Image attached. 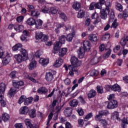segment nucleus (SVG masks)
<instances>
[{
  "mask_svg": "<svg viewBox=\"0 0 128 128\" xmlns=\"http://www.w3.org/2000/svg\"><path fill=\"white\" fill-rule=\"evenodd\" d=\"M110 14V10L108 9L102 10L100 11V18L102 20H106L108 18V14Z\"/></svg>",
  "mask_w": 128,
  "mask_h": 128,
  "instance_id": "6",
  "label": "nucleus"
},
{
  "mask_svg": "<svg viewBox=\"0 0 128 128\" xmlns=\"http://www.w3.org/2000/svg\"><path fill=\"white\" fill-rule=\"evenodd\" d=\"M118 20L115 19L111 26V28H116L118 26V23L117 22Z\"/></svg>",
  "mask_w": 128,
  "mask_h": 128,
  "instance_id": "46",
  "label": "nucleus"
},
{
  "mask_svg": "<svg viewBox=\"0 0 128 128\" xmlns=\"http://www.w3.org/2000/svg\"><path fill=\"white\" fill-rule=\"evenodd\" d=\"M30 116L31 118H36V110L35 109H32L30 111Z\"/></svg>",
  "mask_w": 128,
  "mask_h": 128,
  "instance_id": "37",
  "label": "nucleus"
},
{
  "mask_svg": "<svg viewBox=\"0 0 128 128\" xmlns=\"http://www.w3.org/2000/svg\"><path fill=\"white\" fill-rule=\"evenodd\" d=\"M6 88V86L4 83H1L0 84V100H2V94H4Z\"/></svg>",
  "mask_w": 128,
  "mask_h": 128,
  "instance_id": "9",
  "label": "nucleus"
},
{
  "mask_svg": "<svg viewBox=\"0 0 128 128\" xmlns=\"http://www.w3.org/2000/svg\"><path fill=\"white\" fill-rule=\"evenodd\" d=\"M30 15L31 16L36 18V16H40V12L36 10H32L31 11Z\"/></svg>",
  "mask_w": 128,
  "mask_h": 128,
  "instance_id": "35",
  "label": "nucleus"
},
{
  "mask_svg": "<svg viewBox=\"0 0 128 128\" xmlns=\"http://www.w3.org/2000/svg\"><path fill=\"white\" fill-rule=\"evenodd\" d=\"M100 74V72L98 71L97 70H92L90 72V76H98Z\"/></svg>",
  "mask_w": 128,
  "mask_h": 128,
  "instance_id": "40",
  "label": "nucleus"
},
{
  "mask_svg": "<svg viewBox=\"0 0 128 128\" xmlns=\"http://www.w3.org/2000/svg\"><path fill=\"white\" fill-rule=\"evenodd\" d=\"M39 62L42 64V66H46V64H48L49 61L48 59L42 58L39 60Z\"/></svg>",
  "mask_w": 128,
  "mask_h": 128,
  "instance_id": "25",
  "label": "nucleus"
},
{
  "mask_svg": "<svg viewBox=\"0 0 128 128\" xmlns=\"http://www.w3.org/2000/svg\"><path fill=\"white\" fill-rule=\"evenodd\" d=\"M126 124H128V118H124L122 120L121 126L122 128H126Z\"/></svg>",
  "mask_w": 128,
  "mask_h": 128,
  "instance_id": "30",
  "label": "nucleus"
},
{
  "mask_svg": "<svg viewBox=\"0 0 128 128\" xmlns=\"http://www.w3.org/2000/svg\"><path fill=\"white\" fill-rule=\"evenodd\" d=\"M88 40L92 42H98V36L96 34H90L88 36Z\"/></svg>",
  "mask_w": 128,
  "mask_h": 128,
  "instance_id": "11",
  "label": "nucleus"
},
{
  "mask_svg": "<svg viewBox=\"0 0 128 128\" xmlns=\"http://www.w3.org/2000/svg\"><path fill=\"white\" fill-rule=\"evenodd\" d=\"M43 36L42 32L38 33L36 34V40H42Z\"/></svg>",
  "mask_w": 128,
  "mask_h": 128,
  "instance_id": "51",
  "label": "nucleus"
},
{
  "mask_svg": "<svg viewBox=\"0 0 128 128\" xmlns=\"http://www.w3.org/2000/svg\"><path fill=\"white\" fill-rule=\"evenodd\" d=\"M24 122L26 125V126L27 128H38V125L32 124V122L29 119H26L24 120Z\"/></svg>",
  "mask_w": 128,
  "mask_h": 128,
  "instance_id": "8",
  "label": "nucleus"
},
{
  "mask_svg": "<svg viewBox=\"0 0 128 128\" xmlns=\"http://www.w3.org/2000/svg\"><path fill=\"white\" fill-rule=\"evenodd\" d=\"M102 3H95V8H99L100 10L102 8Z\"/></svg>",
  "mask_w": 128,
  "mask_h": 128,
  "instance_id": "61",
  "label": "nucleus"
},
{
  "mask_svg": "<svg viewBox=\"0 0 128 128\" xmlns=\"http://www.w3.org/2000/svg\"><path fill=\"white\" fill-rule=\"evenodd\" d=\"M120 44L122 46H124L126 44V39L125 38H123L121 39Z\"/></svg>",
  "mask_w": 128,
  "mask_h": 128,
  "instance_id": "49",
  "label": "nucleus"
},
{
  "mask_svg": "<svg viewBox=\"0 0 128 128\" xmlns=\"http://www.w3.org/2000/svg\"><path fill=\"white\" fill-rule=\"evenodd\" d=\"M108 114H110V112L108 110H100L98 112V114L96 116V120H100V118H102L103 116H108Z\"/></svg>",
  "mask_w": 128,
  "mask_h": 128,
  "instance_id": "4",
  "label": "nucleus"
},
{
  "mask_svg": "<svg viewBox=\"0 0 128 128\" xmlns=\"http://www.w3.org/2000/svg\"><path fill=\"white\" fill-rule=\"evenodd\" d=\"M112 104L114 105L115 108H118V102L116 100H112L111 102Z\"/></svg>",
  "mask_w": 128,
  "mask_h": 128,
  "instance_id": "64",
  "label": "nucleus"
},
{
  "mask_svg": "<svg viewBox=\"0 0 128 128\" xmlns=\"http://www.w3.org/2000/svg\"><path fill=\"white\" fill-rule=\"evenodd\" d=\"M49 10L50 13L52 14H56L58 12V10H56V8H54V7H51Z\"/></svg>",
  "mask_w": 128,
  "mask_h": 128,
  "instance_id": "47",
  "label": "nucleus"
},
{
  "mask_svg": "<svg viewBox=\"0 0 128 128\" xmlns=\"http://www.w3.org/2000/svg\"><path fill=\"white\" fill-rule=\"evenodd\" d=\"M26 96H21L18 100V104H22V102H24L26 100Z\"/></svg>",
  "mask_w": 128,
  "mask_h": 128,
  "instance_id": "53",
  "label": "nucleus"
},
{
  "mask_svg": "<svg viewBox=\"0 0 128 128\" xmlns=\"http://www.w3.org/2000/svg\"><path fill=\"white\" fill-rule=\"evenodd\" d=\"M110 36V34H105L102 37V40H108Z\"/></svg>",
  "mask_w": 128,
  "mask_h": 128,
  "instance_id": "52",
  "label": "nucleus"
},
{
  "mask_svg": "<svg viewBox=\"0 0 128 128\" xmlns=\"http://www.w3.org/2000/svg\"><path fill=\"white\" fill-rule=\"evenodd\" d=\"M37 64L38 62L35 60H33L32 61L30 62L28 66L29 70H34V68H36Z\"/></svg>",
  "mask_w": 128,
  "mask_h": 128,
  "instance_id": "21",
  "label": "nucleus"
},
{
  "mask_svg": "<svg viewBox=\"0 0 128 128\" xmlns=\"http://www.w3.org/2000/svg\"><path fill=\"white\" fill-rule=\"evenodd\" d=\"M60 16L62 18V20H63L64 21H66L68 20V17L66 16V15L65 14L64 12L60 13Z\"/></svg>",
  "mask_w": 128,
  "mask_h": 128,
  "instance_id": "45",
  "label": "nucleus"
},
{
  "mask_svg": "<svg viewBox=\"0 0 128 128\" xmlns=\"http://www.w3.org/2000/svg\"><path fill=\"white\" fill-rule=\"evenodd\" d=\"M38 94H46V92H48V89H46V88L45 87H42L39 88L38 90Z\"/></svg>",
  "mask_w": 128,
  "mask_h": 128,
  "instance_id": "23",
  "label": "nucleus"
},
{
  "mask_svg": "<svg viewBox=\"0 0 128 128\" xmlns=\"http://www.w3.org/2000/svg\"><path fill=\"white\" fill-rule=\"evenodd\" d=\"M73 8L76 10H78L80 8V3L78 2H74L73 4Z\"/></svg>",
  "mask_w": 128,
  "mask_h": 128,
  "instance_id": "32",
  "label": "nucleus"
},
{
  "mask_svg": "<svg viewBox=\"0 0 128 128\" xmlns=\"http://www.w3.org/2000/svg\"><path fill=\"white\" fill-rule=\"evenodd\" d=\"M96 90L98 94H103L104 92V88L100 86H98L96 87Z\"/></svg>",
  "mask_w": 128,
  "mask_h": 128,
  "instance_id": "44",
  "label": "nucleus"
},
{
  "mask_svg": "<svg viewBox=\"0 0 128 128\" xmlns=\"http://www.w3.org/2000/svg\"><path fill=\"white\" fill-rule=\"evenodd\" d=\"M128 4L127 5V8L124 10L122 14L123 18H128Z\"/></svg>",
  "mask_w": 128,
  "mask_h": 128,
  "instance_id": "50",
  "label": "nucleus"
},
{
  "mask_svg": "<svg viewBox=\"0 0 128 128\" xmlns=\"http://www.w3.org/2000/svg\"><path fill=\"white\" fill-rule=\"evenodd\" d=\"M114 13L113 12H110V14L109 16L108 24H112V22H114Z\"/></svg>",
  "mask_w": 128,
  "mask_h": 128,
  "instance_id": "33",
  "label": "nucleus"
},
{
  "mask_svg": "<svg viewBox=\"0 0 128 128\" xmlns=\"http://www.w3.org/2000/svg\"><path fill=\"white\" fill-rule=\"evenodd\" d=\"M116 7L118 10H120V12H122V6L120 4H117Z\"/></svg>",
  "mask_w": 128,
  "mask_h": 128,
  "instance_id": "57",
  "label": "nucleus"
},
{
  "mask_svg": "<svg viewBox=\"0 0 128 128\" xmlns=\"http://www.w3.org/2000/svg\"><path fill=\"white\" fill-rule=\"evenodd\" d=\"M14 58L20 63L22 62L23 60H27L24 59V57L20 54L14 55Z\"/></svg>",
  "mask_w": 128,
  "mask_h": 128,
  "instance_id": "14",
  "label": "nucleus"
},
{
  "mask_svg": "<svg viewBox=\"0 0 128 128\" xmlns=\"http://www.w3.org/2000/svg\"><path fill=\"white\" fill-rule=\"evenodd\" d=\"M42 12L44 14H50V9L46 6L42 7Z\"/></svg>",
  "mask_w": 128,
  "mask_h": 128,
  "instance_id": "39",
  "label": "nucleus"
},
{
  "mask_svg": "<svg viewBox=\"0 0 128 128\" xmlns=\"http://www.w3.org/2000/svg\"><path fill=\"white\" fill-rule=\"evenodd\" d=\"M12 84L14 88H11L8 94V96L9 98H12V96L16 94V92H18L16 88H20V86H22L24 82L13 80L12 81Z\"/></svg>",
  "mask_w": 128,
  "mask_h": 128,
  "instance_id": "1",
  "label": "nucleus"
},
{
  "mask_svg": "<svg viewBox=\"0 0 128 128\" xmlns=\"http://www.w3.org/2000/svg\"><path fill=\"white\" fill-rule=\"evenodd\" d=\"M71 30L72 32V34H70L66 37V40L68 42H72V40L74 36V28H72Z\"/></svg>",
  "mask_w": 128,
  "mask_h": 128,
  "instance_id": "10",
  "label": "nucleus"
},
{
  "mask_svg": "<svg viewBox=\"0 0 128 128\" xmlns=\"http://www.w3.org/2000/svg\"><path fill=\"white\" fill-rule=\"evenodd\" d=\"M46 80L47 82H52L54 80V74L50 72H46Z\"/></svg>",
  "mask_w": 128,
  "mask_h": 128,
  "instance_id": "12",
  "label": "nucleus"
},
{
  "mask_svg": "<svg viewBox=\"0 0 128 128\" xmlns=\"http://www.w3.org/2000/svg\"><path fill=\"white\" fill-rule=\"evenodd\" d=\"M92 116V113L88 114L84 118V120L86 122L88 120H90Z\"/></svg>",
  "mask_w": 128,
  "mask_h": 128,
  "instance_id": "56",
  "label": "nucleus"
},
{
  "mask_svg": "<svg viewBox=\"0 0 128 128\" xmlns=\"http://www.w3.org/2000/svg\"><path fill=\"white\" fill-rule=\"evenodd\" d=\"M118 112H115L112 114V118L114 120H117L118 122L120 120V118L119 117Z\"/></svg>",
  "mask_w": 128,
  "mask_h": 128,
  "instance_id": "31",
  "label": "nucleus"
},
{
  "mask_svg": "<svg viewBox=\"0 0 128 128\" xmlns=\"http://www.w3.org/2000/svg\"><path fill=\"white\" fill-rule=\"evenodd\" d=\"M14 126L16 128H23L22 123L16 124H15Z\"/></svg>",
  "mask_w": 128,
  "mask_h": 128,
  "instance_id": "63",
  "label": "nucleus"
},
{
  "mask_svg": "<svg viewBox=\"0 0 128 128\" xmlns=\"http://www.w3.org/2000/svg\"><path fill=\"white\" fill-rule=\"evenodd\" d=\"M62 43L59 42H56L54 44V50L55 52H58L60 50V48L62 46Z\"/></svg>",
  "mask_w": 128,
  "mask_h": 128,
  "instance_id": "19",
  "label": "nucleus"
},
{
  "mask_svg": "<svg viewBox=\"0 0 128 128\" xmlns=\"http://www.w3.org/2000/svg\"><path fill=\"white\" fill-rule=\"evenodd\" d=\"M86 50L84 47H80L78 51V56L79 58H84V54H86Z\"/></svg>",
  "mask_w": 128,
  "mask_h": 128,
  "instance_id": "7",
  "label": "nucleus"
},
{
  "mask_svg": "<svg viewBox=\"0 0 128 128\" xmlns=\"http://www.w3.org/2000/svg\"><path fill=\"white\" fill-rule=\"evenodd\" d=\"M22 45L20 44H18L12 48V50L14 52L17 51L18 52H20V51L22 50Z\"/></svg>",
  "mask_w": 128,
  "mask_h": 128,
  "instance_id": "13",
  "label": "nucleus"
},
{
  "mask_svg": "<svg viewBox=\"0 0 128 128\" xmlns=\"http://www.w3.org/2000/svg\"><path fill=\"white\" fill-rule=\"evenodd\" d=\"M106 88H110L112 90H114V92H118L122 90L120 86L118 84H114L113 86L106 85Z\"/></svg>",
  "mask_w": 128,
  "mask_h": 128,
  "instance_id": "5",
  "label": "nucleus"
},
{
  "mask_svg": "<svg viewBox=\"0 0 128 128\" xmlns=\"http://www.w3.org/2000/svg\"><path fill=\"white\" fill-rule=\"evenodd\" d=\"M42 42H46L48 40V36L46 35H44L42 36V38L41 39Z\"/></svg>",
  "mask_w": 128,
  "mask_h": 128,
  "instance_id": "62",
  "label": "nucleus"
},
{
  "mask_svg": "<svg viewBox=\"0 0 128 128\" xmlns=\"http://www.w3.org/2000/svg\"><path fill=\"white\" fill-rule=\"evenodd\" d=\"M32 102V98H26L25 102H24V106H28L30 104H31Z\"/></svg>",
  "mask_w": 128,
  "mask_h": 128,
  "instance_id": "38",
  "label": "nucleus"
},
{
  "mask_svg": "<svg viewBox=\"0 0 128 128\" xmlns=\"http://www.w3.org/2000/svg\"><path fill=\"white\" fill-rule=\"evenodd\" d=\"M66 52H68V48H62L59 51V56L60 58H63L66 54Z\"/></svg>",
  "mask_w": 128,
  "mask_h": 128,
  "instance_id": "16",
  "label": "nucleus"
},
{
  "mask_svg": "<svg viewBox=\"0 0 128 128\" xmlns=\"http://www.w3.org/2000/svg\"><path fill=\"white\" fill-rule=\"evenodd\" d=\"M16 71H13L10 74V77L11 78H16Z\"/></svg>",
  "mask_w": 128,
  "mask_h": 128,
  "instance_id": "58",
  "label": "nucleus"
},
{
  "mask_svg": "<svg viewBox=\"0 0 128 128\" xmlns=\"http://www.w3.org/2000/svg\"><path fill=\"white\" fill-rule=\"evenodd\" d=\"M2 118L4 122H7L10 120V116L6 113L2 114Z\"/></svg>",
  "mask_w": 128,
  "mask_h": 128,
  "instance_id": "41",
  "label": "nucleus"
},
{
  "mask_svg": "<svg viewBox=\"0 0 128 128\" xmlns=\"http://www.w3.org/2000/svg\"><path fill=\"white\" fill-rule=\"evenodd\" d=\"M17 28H18V32H22V30H24V26L22 25L14 24V30H16Z\"/></svg>",
  "mask_w": 128,
  "mask_h": 128,
  "instance_id": "36",
  "label": "nucleus"
},
{
  "mask_svg": "<svg viewBox=\"0 0 128 128\" xmlns=\"http://www.w3.org/2000/svg\"><path fill=\"white\" fill-rule=\"evenodd\" d=\"M112 52V50L109 49L106 52V54H104L103 56V58L106 60V58H108L110 56V53Z\"/></svg>",
  "mask_w": 128,
  "mask_h": 128,
  "instance_id": "48",
  "label": "nucleus"
},
{
  "mask_svg": "<svg viewBox=\"0 0 128 128\" xmlns=\"http://www.w3.org/2000/svg\"><path fill=\"white\" fill-rule=\"evenodd\" d=\"M66 36L64 35H62L59 38V42H60L62 44L66 42Z\"/></svg>",
  "mask_w": 128,
  "mask_h": 128,
  "instance_id": "34",
  "label": "nucleus"
},
{
  "mask_svg": "<svg viewBox=\"0 0 128 128\" xmlns=\"http://www.w3.org/2000/svg\"><path fill=\"white\" fill-rule=\"evenodd\" d=\"M96 94V92L94 90H91L88 94V98H94Z\"/></svg>",
  "mask_w": 128,
  "mask_h": 128,
  "instance_id": "24",
  "label": "nucleus"
},
{
  "mask_svg": "<svg viewBox=\"0 0 128 128\" xmlns=\"http://www.w3.org/2000/svg\"><path fill=\"white\" fill-rule=\"evenodd\" d=\"M72 108L70 107H68L64 110V116L67 117L70 116H72Z\"/></svg>",
  "mask_w": 128,
  "mask_h": 128,
  "instance_id": "22",
  "label": "nucleus"
},
{
  "mask_svg": "<svg viewBox=\"0 0 128 128\" xmlns=\"http://www.w3.org/2000/svg\"><path fill=\"white\" fill-rule=\"evenodd\" d=\"M70 106L76 108V106H78V101L76 99H74L70 101Z\"/></svg>",
  "mask_w": 128,
  "mask_h": 128,
  "instance_id": "29",
  "label": "nucleus"
},
{
  "mask_svg": "<svg viewBox=\"0 0 128 128\" xmlns=\"http://www.w3.org/2000/svg\"><path fill=\"white\" fill-rule=\"evenodd\" d=\"M62 62H64V60H62V59L61 58H58L54 64V66L55 68H60V66L62 64Z\"/></svg>",
  "mask_w": 128,
  "mask_h": 128,
  "instance_id": "15",
  "label": "nucleus"
},
{
  "mask_svg": "<svg viewBox=\"0 0 128 128\" xmlns=\"http://www.w3.org/2000/svg\"><path fill=\"white\" fill-rule=\"evenodd\" d=\"M10 58L8 56H6L4 58L2 62L4 66H6V64H8L10 62Z\"/></svg>",
  "mask_w": 128,
  "mask_h": 128,
  "instance_id": "28",
  "label": "nucleus"
},
{
  "mask_svg": "<svg viewBox=\"0 0 128 128\" xmlns=\"http://www.w3.org/2000/svg\"><path fill=\"white\" fill-rule=\"evenodd\" d=\"M26 24L28 26H34L36 24V20L32 18H30L26 20Z\"/></svg>",
  "mask_w": 128,
  "mask_h": 128,
  "instance_id": "26",
  "label": "nucleus"
},
{
  "mask_svg": "<svg viewBox=\"0 0 128 128\" xmlns=\"http://www.w3.org/2000/svg\"><path fill=\"white\" fill-rule=\"evenodd\" d=\"M106 10L108 9V10H110V1H107L106 2Z\"/></svg>",
  "mask_w": 128,
  "mask_h": 128,
  "instance_id": "60",
  "label": "nucleus"
},
{
  "mask_svg": "<svg viewBox=\"0 0 128 128\" xmlns=\"http://www.w3.org/2000/svg\"><path fill=\"white\" fill-rule=\"evenodd\" d=\"M84 48V49H86V52L90 51V42L88 41H84L83 43Z\"/></svg>",
  "mask_w": 128,
  "mask_h": 128,
  "instance_id": "18",
  "label": "nucleus"
},
{
  "mask_svg": "<svg viewBox=\"0 0 128 128\" xmlns=\"http://www.w3.org/2000/svg\"><path fill=\"white\" fill-rule=\"evenodd\" d=\"M72 66L73 68H78V66H80L82 62H79L78 60L75 56H72L71 58Z\"/></svg>",
  "mask_w": 128,
  "mask_h": 128,
  "instance_id": "3",
  "label": "nucleus"
},
{
  "mask_svg": "<svg viewBox=\"0 0 128 128\" xmlns=\"http://www.w3.org/2000/svg\"><path fill=\"white\" fill-rule=\"evenodd\" d=\"M107 108L109 110H112L114 108H115L116 107L114 106V105L112 104V103L110 102L108 103Z\"/></svg>",
  "mask_w": 128,
  "mask_h": 128,
  "instance_id": "55",
  "label": "nucleus"
},
{
  "mask_svg": "<svg viewBox=\"0 0 128 128\" xmlns=\"http://www.w3.org/2000/svg\"><path fill=\"white\" fill-rule=\"evenodd\" d=\"M19 52H20L21 56L24 58V60H28V52L26 50L22 48Z\"/></svg>",
  "mask_w": 128,
  "mask_h": 128,
  "instance_id": "17",
  "label": "nucleus"
},
{
  "mask_svg": "<svg viewBox=\"0 0 128 128\" xmlns=\"http://www.w3.org/2000/svg\"><path fill=\"white\" fill-rule=\"evenodd\" d=\"M98 62V60L97 58H94L93 59H92L90 62V64L92 66H94V64H96Z\"/></svg>",
  "mask_w": 128,
  "mask_h": 128,
  "instance_id": "42",
  "label": "nucleus"
},
{
  "mask_svg": "<svg viewBox=\"0 0 128 128\" xmlns=\"http://www.w3.org/2000/svg\"><path fill=\"white\" fill-rule=\"evenodd\" d=\"M84 16V11L83 10H80L78 12V18H82Z\"/></svg>",
  "mask_w": 128,
  "mask_h": 128,
  "instance_id": "43",
  "label": "nucleus"
},
{
  "mask_svg": "<svg viewBox=\"0 0 128 128\" xmlns=\"http://www.w3.org/2000/svg\"><path fill=\"white\" fill-rule=\"evenodd\" d=\"M64 67L66 68V70H70L69 74L71 76H74V72H75L76 74H78V72L76 68L72 66L71 65H69L68 67L66 65H64Z\"/></svg>",
  "mask_w": 128,
  "mask_h": 128,
  "instance_id": "2",
  "label": "nucleus"
},
{
  "mask_svg": "<svg viewBox=\"0 0 128 128\" xmlns=\"http://www.w3.org/2000/svg\"><path fill=\"white\" fill-rule=\"evenodd\" d=\"M37 28H40L42 26V20L40 19H38L36 22L35 21V24Z\"/></svg>",
  "mask_w": 128,
  "mask_h": 128,
  "instance_id": "27",
  "label": "nucleus"
},
{
  "mask_svg": "<svg viewBox=\"0 0 128 128\" xmlns=\"http://www.w3.org/2000/svg\"><path fill=\"white\" fill-rule=\"evenodd\" d=\"M28 110H30L28 107L26 106L22 107L20 110V114H26L28 112Z\"/></svg>",
  "mask_w": 128,
  "mask_h": 128,
  "instance_id": "20",
  "label": "nucleus"
},
{
  "mask_svg": "<svg viewBox=\"0 0 128 128\" xmlns=\"http://www.w3.org/2000/svg\"><path fill=\"white\" fill-rule=\"evenodd\" d=\"M96 2H92L90 6L89 10H94V8H96Z\"/></svg>",
  "mask_w": 128,
  "mask_h": 128,
  "instance_id": "59",
  "label": "nucleus"
},
{
  "mask_svg": "<svg viewBox=\"0 0 128 128\" xmlns=\"http://www.w3.org/2000/svg\"><path fill=\"white\" fill-rule=\"evenodd\" d=\"M42 54H43L42 51L40 50H38L35 53V56H36V58H40V56H42Z\"/></svg>",
  "mask_w": 128,
  "mask_h": 128,
  "instance_id": "54",
  "label": "nucleus"
}]
</instances>
